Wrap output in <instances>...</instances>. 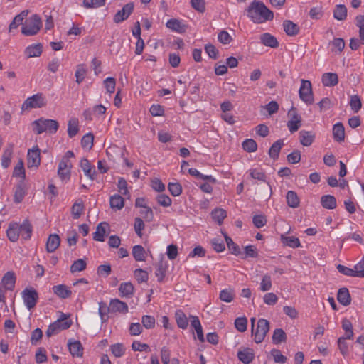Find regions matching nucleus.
<instances>
[{
	"mask_svg": "<svg viewBox=\"0 0 364 364\" xmlns=\"http://www.w3.org/2000/svg\"><path fill=\"white\" fill-rule=\"evenodd\" d=\"M321 203L326 209L332 210L336 208V199L331 195L323 196L321 198Z\"/></svg>",
	"mask_w": 364,
	"mask_h": 364,
	"instance_id": "30",
	"label": "nucleus"
},
{
	"mask_svg": "<svg viewBox=\"0 0 364 364\" xmlns=\"http://www.w3.org/2000/svg\"><path fill=\"white\" fill-rule=\"evenodd\" d=\"M134 287L131 282H122L119 287L120 296L130 297L134 294Z\"/></svg>",
	"mask_w": 364,
	"mask_h": 364,
	"instance_id": "29",
	"label": "nucleus"
},
{
	"mask_svg": "<svg viewBox=\"0 0 364 364\" xmlns=\"http://www.w3.org/2000/svg\"><path fill=\"white\" fill-rule=\"evenodd\" d=\"M322 83L326 87H333L338 84V75L335 73H326L322 75Z\"/></svg>",
	"mask_w": 364,
	"mask_h": 364,
	"instance_id": "25",
	"label": "nucleus"
},
{
	"mask_svg": "<svg viewBox=\"0 0 364 364\" xmlns=\"http://www.w3.org/2000/svg\"><path fill=\"white\" fill-rule=\"evenodd\" d=\"M212 218L217 222L219 225H221L223 220L226 218V211L222 208H215L211 212Z\"/></svg>",
	"mask_w": 364,
	"mask_h": 364,
	"instance_id": "45",
	"label": "nucleus"
},
{
	"mask_svg": "<svg viewBox=\"0 0 364 364\" xmlns=\"http://www.w3.org/2000/svg\"><path fill=\"white\" fill-rule=\"evenodd\" d=\"M281 240L287 246L295 248L301 246L299 240L294 236H281Z\"/></svg>",
	"mask_w": 364,
	"mask_h": 364,
	"instance_id": "43",
	"label": "nucleus"
},
{
	"mask_svg": "<svg viewBox=\"0 0 364 364\" xmlns=\"http://www.w3.org/2000/svg\"><path fill=\"white\" fill-rule=\"evenodd\" d=\"M72 323V321L68 319L65 314H62L60 318L48 326V328L46 332V336L48 337H50L53 335L58 333L63 330L68 329L70 327Z\"/></svg>",
	"mask_w": 364,
	"mask_h": 364,
	"instance_id": "4",
	"label": "nucleus"
},
{
	"mask_svg": "<svg viewBox=\"0 0 364 364\" xmlns=\"http://www.w3.org/2000/svg\"><path fill=\"white\" fill-rule=\"evenodd\" d=\"M284 145V141L282 139H279L275 141L269 150V155L270 158L273 159H277L279 157V154L281 151L282 147Z\"/></svg>",
	"mask_w": 364,
	"mask_h": 364,
	"instance_id": "32",
	"label": "nucleus"
},
{
	"mask_svg": "<svg viewBox=\"0 0 364 364\" xmlns=\"http://www.w3.org/2000/svg\"><path fill=\"white\" fill-rule=\"evenodd\" d=\"M72 168L71 163L60 161L58 165V174L62 181H68L70 178V169Z\"/></svg>",
	"mask_w": 364,
	"mask_h": 364,
	"instance_id": "11",
	"label": "nucleus"
},
{
	"mask_svg": "<svg viewBox=\"0 0 364 364\" xmlns=\"http://www.w3.org/2000/svg\"><path fill=\"white\" fill-rule=\"evenodd\" d=\"M43 47L41 43L33 44L25 49V54L27 58L38 57L41 55Z\"/></svg>",
	"mask_w": 364,
	"mask_h": 364,
	"instance_id": "26",
	"label": "nucleus"
},
{
	"mask_svg": "<svg viewBox=\"0 0 364 364\" xmlns=\"http://www.w3.org/2000/svg\"><path fill=\"white\" fill-rule=\"evenodd\" d=\"M175 318L177 325L182 329H186L188 327V318L182 310H177L175 313Z\"/></svg>",
	"mask_w": 364,
	"mask_h": 364,
	"instance_id": "33",
	"label": "nucleus"
},
{
	"mask_svg": "<svg viewBox=\"0 0 364 364\" xmlns=\"http://www.w3.org/2000/svg\"><path fill=\"white\" fill-rule=\"evenodd\" d=\"M13 154V147L11 146L9 148H6L2 154V159H1V166L4 168H8L10 165L11 157Z\"/></svg>",
	"mask_w": 364,
	"mask_h": 364,
	"instance_id": "46",
	"label": "nucleus"
},
{
	"mask_svg": "<svg viewBox=\"0 0 364 364\" xmlns=\"http://www.w3.org/2000/svg\"><path fill=\"white\" fill-rule=\"evenodd\" d=\"M333 17L338 21H343L347 17V9L345 5H336L333 11Z\"/></svg>",
	"mask_w": 364,
	"mask_h": 364,
	"instance_id": "40",
	"label": "nucleus"
},
{
	"mask_svg": "<svg viewBox=\"0 0 364 364\" xmlns=\"http://www.w3.org/2000/svg\"><path fill=\"white\" fill-rule=\"evenodd\" d=\"M234 298L233 290L231 289H223L220 293V299L225 302H231Z\"/></svg>",
	"mask_w": 364,
	"mask_h": 364,
	"instance_id": "50",
	"label": "nucleus"
},
{
	"mask_svg": "<svg viewBox=\"0 0 364 364\" xmlns=\"http://www.w3.org/2000/svg\"><path fill=\"white\" fill-rule=\"evenodd\" d=\"M41 26L42 22L40 16L34 14L26 20L21 28V33L26 36H34L38 33Z\"/></svg>",
	"mask_w": 364,
	"mask_h": 364,
	"instance_id": "3",
	"label": "nucleus"
},
{
	"mask_svg": "<svg viewBox=\"0 0 364 364\" xmlns=\"http://www.w3.org/2000/svg\"><path fill=\"white\" fill-rule=\"evenodd\" d=\"M85 206L82 200H77L71 208V213L74 219H78L84 210Z\"/></svg>",
	"mask_w": 364,
	"mask_h": 364,
	"instance_id": "41",
	"label": "nucleus"
},
{
	"mask_svg": "<svg viewBox=\"0 0 364 364\" xmlns=\"http://www.w3.org/2000/svg\"><path fill=\"white\" fill-rule=\"evenodd\" d=\"M87 262L83 259H78L75 260L73 264L70 266V272L71 273H75L77 272H81L86 269Z\"/></svg>",
	"mask_w": 364,
	"mask_h": 364,
	"instance_id": "47",
	"label": "nucleus"
},
{
	"mask_svg": "<svg viewBox=\"0 0 364 364\" xmlns=\"http://www.w3.org/2000/svg\"><path fill=\"white\" fill-rule=\"evenodd\" d=\"M140 214L147 222H151L154 220V213L151 208L147 205L144 208H141Z\"/></svg>",
	"mask_w": 364,
	"mask_h": 364,
	"instance_id": "62",
	"label": "nucleus"
},
{
	"mask_svg": "<svg viewBox=\"0 0 364 364\" xmlns=\"http://www.w3.org/2000/svg\"><path fill=\"white\" fill-rule=\"evenodd\" d=\"M227 243V246L230 252L236 256L241 254L240 247L233 242L231 237H230L226 233H223Z\"/></svg>",
	"mask_w": 364,
	"mask_h": 364,
	"instance_id": "37",
	"label": "nucleus"
},
{
	"mask_svg": "<svg viewBox=\"0 0 364 364\" xmlns=\"http://www.w3.org/2000/svg\"><path fill=\"white\" fill-rule=\"evenodd\" d=\"M242 148L247 152H255L257 151V144L252 139H247L242 144Z\"/></svg>",
	"mask_w": 364,
	"mask_h": 364,
	"instance_id": "49",
	"label": "nucleus"
},
{
	"mask_svg": "<svg viewBox=\"0 0 364 364\" xmlns=\"http://www.w3.org/2000/svg\"><path fill=\"white\" fill-rule=\"evenodd\" d=\"M315 137V134L311 131L301 130L299 132L300 142L304 146H311L313 144Z\"/></svg>",
	"mask_w": 364,
	"mask_h": 364,
	"instance_id": "19",
	"label": "nucleus"
},
{
	"mask_svg": "<svg viewBox=\"0 0 364 364\" xmlns=\"http://www.w3.org/2000/svg\"><path fill=\"white\" fill-rule=\"evenodd\" d=\"M68 346L70 354L73 357H82L83 355V347L79 341L69 340Z\"/></svg>",
	"mask_w": 364,
	"mask_h": 364,
	"instance_id": "13",
	"label": "nucleus"
},
{
	"mask_svg": "<svg viewBox=\"0 0 364 364\" xmlns=\"http://www.w3.org/2000/svg\"><path fill=\"white\" fill-rule=\"evenodd\" d=\"M166 27L175 32L179 33H183L186 32L187 26L182 23L178 19L176 18H171L169 19L166 24Z\"/></svg>",
	"mask_w": 364,
	"mask_h": 364,
	"instance_id": "14",
	"label": "nucleus"
},
{
	"mask_svg": "<svg viewBox=\"0 0 364 364\" xmlns=\"http://www.w3.org/2000/svg\"><path fill=\"white\" fill-rule=\"evenodd\" d=\"M247 16L255 23H261L266 21L272 20L274 14L263 2L252 1L247 8Z\"/></svg>",
	"mask_w": 364,
	"mask_h": 364,
	"instance_id": "1",
	"label": "nucleus"
},
{
	"mask_svg": "<svg viewBox=\"0 0 364 364\" xmlns=\"http://www.w3.org/2000/svg\"><path fill=\"white\" fill-rule=\"evenodd\" d=\"M168 189L171 194L173 196H178L182 193V187L179 183H169Z\"/></svg>",
	"mask_w": 364,
	"mask_h": 364,
	"instance_id": "58",
	"label": "nucleus"
},
{
	"mask_svg": "<svg viewBox=\"0 0 364 364\" xmlns=\"http://www.w3.org/2000/svg\"><path fill=\"white\" fill-rule=\"evenodd\" d=\"M259 38L261 43L265 46L272 48H275L279 46V42L277 38L269 33L262 34Z\"/></svg>",
	"mask_w": 364,
	"mask_h": 364,
	"instance_id": "23",
	"label": "nucleus"
},
{
	"mask_svg": "<svg viewBox=\"0 0 364 364\" xmlns=\"http://www.w3.org/2000/svg\"><path fill=\"white\" fill-rule=\"evenodd\" d=\"M132 255L136 261L142 262L146 259V252L144 248L139 245H135L132 248Z\"/></svg>",
	"mask_w": 364,
	"mask_h": 364,
	"instance_id": "38",
	"label": "nucleus"
},
{
	"mask_svg": "<svg viewBox=\"0 0 364 364\" xmlns=\"http://www.w3.org/2000/svg\"><path fill=\"white\" fill-rule=\"evenodd\" d=\"M53 293L60 299H68L71 294V290L65 284H58L53 287Z\"/></svg>",
	"mask_w": 364,
	"mask_h": 364,
	"instance_id": "18",
	"label": "nucleus"
},
{
	"mask_svg": "<svg viewBox=\"0 0 364 364\" xmlns=\"http://www.w3.org/2000/svg\"><path fill=\"white\" fill-rule=\"evenodd\" d=\"M333 52L341 53L345 48V41L341 38H334L331 43Z\"/></svg>",
	"mask_w": 364,
	"mask_h": 364,
	"instance_id": "53",
	"label": "nucleus"
},
{
	"mask_svg": "<svg viewBox=\"0 0 364 364\" xmlns=\"http://www.w3.org/2000/svg\"><path fill=\"white\" fill-rule=\"evenodd\" d=\"M79 132V121L77 118H71L68 123V134L70 138L74 137Z\"/></svg>",
	"mask_w": 364,
	"mask_h": 364,
	"instance_id": "31",
	"label": "nucleus"
},
{
	"mask_svg": "<svg viewBox=\"0 0 364 364\" xmlns=\"http://www.w3.org/2000/svg\"><path fill=\"white\" fill-rule=\"evenodd\" d=\"M350 106L352 110L355 113H357L361 109L362 103L358 95H355L351 96L350 100Z\"/></svg>",
	"mask_w": 364,
	"mask_h": 364,
	"instance_id": "51",
	"label": "nucleus"
},
{
	"mask_svg": "<svg viewBox=\"0 0 364 364\" xmlns=\"http://www.w3.org/2000/svg\"><path fill=\"white\" fill-rule=\"evenodd\" d=\"M282 26L284 32L289 36H295L299 33V26L290 20L284 21Z\"/></svg>",
	"mask_w": 364,
	"mask_h": 364,
	"instance_id": "17",
	"label": "nucleus"
},
{
	"mask_svg": "<svg viewBox=\"0 0 364 364\" xmlns=\"http://www.w3.org/2000/svg\"><path fill=\"white\" fill-rule=\"evenodd\" d=\"M323 15V8L321 6L313 7L309 11V16L312 19L318 20L322 18Z\"/></svg>",
	"mask_w": 364,
	"mask_h": 364,
	"instance_id": "64",
	"label": "nucleus"
},
{
	"mask_svg": "<svg viewBox=\"0 0 364 364\" xmlns=\"http://www.w3.org/2000/svg\"><path fill=\"white\" fill-rule=\"evenodd\" d=\"M337 300L338 302L346 306L351 302V296L348 289L346 287L340 288L337 294Z\"/></svg>",
	"mask_w": 364,
	"mask_h": 364,
	"instance_id": "21",
	"label": "nucleus"
},
{
	"mask_svg": "<svg viewBox=\"0 0 364 364\" xmlns=\"http://www.w3.org/2000/svg\"><path fill=\"white\" fill-rule=\"evenodd\" d=\"M28 14V10L22 11L19 14L16 15L9 25V31L16 29Z\"/></svg>",
	"mask_w": 364,
	"mask_h": 364,
	"instance_id": "34",
	"label": "nucleus"
},
{
	"mask_svg": "<svg viewBox=\"0 0 364 364\" xmlns=\"http://www.w3.org/2000/svg\"><path fill=\"white\" fill-rule=\"evenodd\" d=\"M157 203L163 207H169L171 205L172 200L168 195L161 193L156 197Z\"/></svg>",
	"mask_w": 364,
	"mask_h": 364,
	"instance_id": "52",
	"label": "nucleus"
},
{
	"mask_svg": "<svg viewBox=\"0 0 364 364\" xmlns=\"http://www.w3.org/2000/svg\"><path fill=\"white\" fill-rule=\"evenodd\" d=\"M41 164V150L38 146L29 149L27 154V166L28 168L38 167Z\"/></svg>",
	"mask_w": 364,
	"mask_h": 364,
	"instance_id": "9",
	"label": "nucleus"
},
{
	"mask_svg": "<svg viewBox=\"0 0 364 364\" xmlns=\"http://www.w3.org/2000/svg\"><path fill=\"white\" fill-rule=\"evenodd\" d=\"M80 167L87 177L91 180L95 179L94 175L95 173V171L92 170L90 163L87 159H81Z\"/></svg>",
	"mask_w": 364,
	"mask_h": 364,
	"instance_id": "36",
	"label": "nucleus"
},
{
	"mask_svg": "<svg viewBox=\"0 0 364 364\" xmlns=\"http://www.w3.org/2000/svg\"><path fill=\"white\" fill-rule=\"evenodd\" d=\"M134 10V3L129 2L125 4L114 16V21L116 23L122 22L127 19Z\"/></svg>",
	"mask_w": 364,
	"mask_h": 364,
	"instance_id": "10",
	"label": "nucleus"
},
{
	"mask_svg": "<svg viewBox=\"0 0 364 364\" xmlns=\"http://www.w3.org/2000/svg\"><path fill=\"white\" fill-rule=\"evenodd\" d=\"M86 72L87 70L84 65L80 64L77 66V70L75 74L77 83L80 84L83 81V80L85 79Z\"/></svg>",
	"mask_w": 364,
	"mask_h": 364,
	"instance_id": "57",
	"label": "nucleus"
},
{
	"mask_svg": "<svg viewBox=\"0 0 364 364\" xmlns=\"http://www.w3.org/2000/svg\"><path fill=\"white\" fill-rule=\"evenodd\" d=\"M301 119L291 118L287 122V127L289 130L294 133L296 132L301 127Z\"/></svg>",
	"mask_w": 364,
	"mask_h": 364,
	"instance_id": "60",
	"label": "nucleus"
},
{
	"mask_svg": "<svg viewBox=\"0 0 364 364\" xmlns=\"http://www.w3.org/2000/svg\"><path fill=\"white\" fill-rule=\"evenodd\" d=\"M103 225L107 226L108 224L106 223H100L97 228L96 231L93 234V239L96 241L103 242L105 240V228Z\"/></svg>",
	"mask_w": 364,
	"mask_h": 364,
	"instance_id": "44",
	"label": "nucleus"
},
{
	"mask_svg": "<svg viewBox=\"0 0 364 364\" xmlns=\"http://www.w3.org/2000/svg\"><path fill=\"white\" fill-rule=\"evenodd\" d=\"M110 311L109 307H107L106 303H99V314L101 318L102 323L106 322L108 319L107 313Z\"/></svg>",
	"mask_w": 364,
	"mask_h": 364,
	"instance_id": "56",
	"label": "nucleus"
},
{
	"mask_svg": "<svg viewBox=\"0 0 364 364\" xmlns=\"http://www.w3.org/2000/svg\"><path fill=\"white\" fill-rule=\"evenodd\" d=\"M94 135L92 133H87L81 139V146L83 149H91L93 146Z\"/></svg>",
	"mask_w": 364,
	"mask_h": 364,
	"instance_id": "48",
	"label": "nucleus"
},
{
	"mask_svg": "<svg viewBox=\"0 0 364 364\" xmlns=\"http://www.w3.org/2000/svg\"><path fill=\"white\" fill-rule=\"evenodd\" d=\"M16 283V275L14 272H7L1 279V284L6 290H13Z\"/></svg>",
	"mask_w": 364,
	"mask_h": 364,
	"instance_id": "16",
	"label": "nucleus"
},
{
	"mask_svg": "<svg viewBox=\"0 0 364 364\" xmlns=\"http://www.w3.org/2000/svg\"><path fill=\"white\" fill-rule=\"evenodd\" d=\"M269 331V322L264 318H259L257 321V328H251L252 336H254V341L257 343H262L267 333Z\"/></svg>",
	"mask_w": 364,
	"mask_h": 364,
	"instance_id": "5",
	"label": "nucleus"
},
{
	"mask_svg": "<svg viewBox=\"0 0 364 364\" xmlns=\"http://www.w3.org/2000/svg\"><path fill=\"white\" fill-rule=\"evenodd\" d=\"M60 244V238L57 234L49 235L46 242V251L49 253L55 252Z\"/></svg>",
	"mask_w": 364,
	"mask_h": 364,
	"instance_id": "15",
	"label": "nucleus"
},
{
	"mask_svg": "<svg viewBox=\"0 0 364 364\" xmlns=\"http://www.w3.org/2000/svg\"><path fill=\"white\" fill-rule=\"evenodd\" d=\"M33 131L37 134H41L44 132H48L51 134H55L59 128L58 121L54 119H48L40 118L33 122Z\"/></svg>",
	"mask_w": 364,
	"mask_h": 364,
	"instance_id": "2",
	"label": "nucleus"
},
{
	"mask_svg": "<svg viewBox=\"0 0 364 364\" xmlns=\"http://www.w3.org/2000/svg\"><path fill=\"white\" fill-rule=\"evenodd\" d=\"M109 309L113 313L119 312L122 314L127 313L129 310L127 304L117 299L110 301Z\"/></svg>",
	"mask_w": 364,
	"mask_h": 364,
	"instance_id": "12",
	"label": "nucleus"
},
{
	"mask_svg": "<svg viewBox=\"0 0 364 364\" xmlns=\"http://www.w3.org/2000/svg\"><path fill=\"white\" fill-rule=\"evenodd\" d=\"M7 237L11 242H16L18 240L19 235V228H18L17 223H12L9 224V226L6 231Z\"/></svg>",
	"mask_w": 364,
	"mask_h": 364,
	"instance_id": "28",
	"label": "nucleus"
},
{
	"mask_svg": "<svg viewBox=\"0 0 364 364\" xmlns=\"http://www.w3.org/2000/svg\"><path fill=\"white\" fill-rule=\"evenodd\" d=\"M287 341L286 333L282 328H277L274 331L272 335V342L274 344H279Z\"/></svg>",
	"mask_w": 364,
	"mask_h": 364,
	"instance_id": "42",
	"label": "nucleus"
},
{
	"mask_svg": "<svg viewBox=\"0 0 364 364\" xmlns=\"http://www.w3.org/2000/svg\"><path fill=\"white\" fill-rule=\"evenodd\" d=\"M141 323L146 329H151L155 326V318L152 316L144 315L142 316Z\"/></svg>",
	"mask_w": 364,
	"mask_h": 364,
	"instance_id": "61",
	"label": "nucleus"
},
{
	"mask_svg": "<svg viewBox=\"0 0 364 364\" xmlns=\"http://www.w3.org/2000/svg\"><path fill=\"white\" fill-rule=\"evenodd\" d=\"M237 358L244 364H249L255 358L254 351L250 348H245L242 350H239L237 352Z\"/></svg>",
	"mask_w": 364,
	"mask_h": 364,
	"instance_id": "20",
	"label": "nucleus"
},
{
	"mask_svg": "<svg viewBox=\"0 0 364 364\" xmlns=\"http://www.w3.org/2000/svg\"><path fill=\"white\" fill-rule=\"evenodd\" d=\"M26 196L25 184L23 181L20 182L15 188L14 200L16 203H20Z\"/></svg>",
	"mask_w": 364,
	"mask_h": 364,
	"instance_id": "27",
	"label": "nucleus"
},
{
	"mask_svg": "<svg viewBox=\"0 0 364 364\" xmlns=\"http://www.w3.org/2000/svg\"><path fill=\"white\" fill-rule=\"evenodd\" d=\"M18 228H19V235L23 239L28 240L31 238L33 229L28 220H25L21 225L18 223Z\"/></svg>",
	"mask_w": 364,
	"mask_h": 364,
	"instance_id": "22",
	"label": "nucleus"
},
{
	"mask_svg": "<svg viewBox=\"0 0 364 364\" xmlns=\"http://www.w3.org/2000/svg\"><path fill=\"white\" fill-rule=\"evenodd\" d=\"M47 101L43 93H37L28 97L22 104L21 109H30L46 107Z\"/></svg>",
	"mask_w": 364,
	"mask_h": 364,
	"instance_id": "6",
	"label": "nucleus"
},
{
	"mask_svg": "<svg viewBox=\"0 0 364 364\" xmlns=\"http://www.w3.org/2000/svg\"><path fill=\"white\" fill-rule=\"evenodd\" d=\"M356 25L359 27V37L362 44L364 45V15L358 16L355 18Z\"/></svg>",
	"mask_w": 364,
	"mask_h": 364,
	"instance_id": "54",
	"label": "nucleus"
},
{
	"mask_svg": "<svg viewBox=\"0 0 364 364\" xmlns=\"http://www.w3.org/2000/svg\"><path fill=\"white\" fill-rule=\"evenodd\" d=\"M247 320L246 317H238L235 320V326L240 332H245L247 330Z\"/></svg>",
	"mask_w": 364,
	"mask_h": 364,
	"instance_id": "55",
	"label": "nucleus"
},
{
	"mask_svg": "<svg viewBox=\"0 0 364 364\" xmlns=\"http://www.w3.org/2000/svg\"><path fill=\"white\" fill-rule=\"evenodd\" d=\"M300 99L307 105H311L314 102V95L312 92L311 83L309 80H302L301 87L299 90Z\"/></svg>",
	"mask_w": 364,
	"mask_h": 364,
	"instance_id": "7",
	"label": "nucleus"
},
{
	"mask_svg": "<svg viewBox=\"0 0 364 364\" xmlns=\"http://www.w3.org/2000/svg\"><path fill=\"white\" fill-rule=\"evenodd\" d=\"M333 136L335 141H343L345 139V128L341 122H337L333 127Z\"/></svg>",
	"mask_w": 364,
	"mask_h": 364,
	"instance_id": "24",
	"label": "nucleus"
},
{
	"mask_svg": "<svg viewBox=\"0 0 364 364\" xmlns=\"http://www.w3.org/2000/svg\"><path fill=\"white\" fill-rule=\"evenodd\" d=\"M272 279L271 277L268 274H265L260 283V290L262 291H269L272 288Z\"/></svg>",
	"mask_w": 364,
	"mask_h": 364,
	"instance_id": "63",
	"label": "nucleus"
},
{
	"mask_svg": "<svg viewBox=\"0 0 364 364\" xmlns=\"http://www.w3.org/2000/svg\"><path fill=\"white\" fill-rule=\"evenodd\" d=\"M287 205L293 208H297L299 205V198L296 192L289 191L286 196Z\"/></svg>",
	"mask_w": 364,
	"mask_h": 364,
	"instance_id": "39",
	"label": "nucleus"
},
{
	"mask_svg": "<svg viewBox=\"0 0 364 364\" xmlns=\"http://www.w3.org/2000/svg\"><path fill=\"white\" fill-rule=\"evenodd\" d=\"M112 353L117 358L122 357L124 354L125 349L122 343H116L110 347Z\"/></svg>",
	"mask_w": 364,
	"mask_h": 364,
	"instance_id": "59",
	"label": "nucleus"
},
{
	"mask_svg": "<svg viewBox=\"0 0 364 364\" xmlns=\"http://www.w3.org/2000/svg\"><path fill=\"white\" fill-rule=\"evenodd\" d=\"M23 302L28 310L33 309L38 300V294L37 291L32 288H25L22 293Z\"/></svg>",
	"mask_w": 364,
	"mask_h": 364,
	"instance_id": "8",
	"label": "nucleus"
},
{
	"mask_svg": "<svg viewBox=\"0 0 364 364\" xmlns=\"http://www.w3.org/2000/svg\"><path fill=\"white\" fill-rule=\"evenodd\" d=\"M109 203L112 209L121 210L124 206V199L119 194L112 196Z\"/></svg>",
	"mask_w": 364,
	"mask_h": 364,
	"instance_id": "35",
	"label": "nucleus"
}]
</instances>
